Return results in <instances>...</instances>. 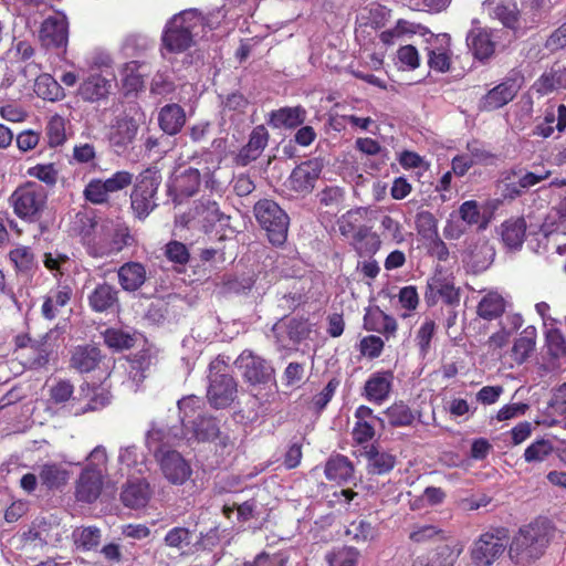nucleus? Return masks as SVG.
<instances>
[{
    "mask_svg": "<svg viewBox=\"0 0 566 566\" xmlns=\"http://www.w3.org/2000/svg\"><path fill=\"white\" fill-rule=\"evenodd\" d=\"M179 434L167 428L153 427L146 438V443L157 459L164 478L176 486L184 485L192 475L190 463L177 451L165 450L166 447L176 444Z\"/></svg>",
    "mask_w": 566,
    "mask_h": 566,
    "instance_id": "obj_1",
    "label": "nucleus"
},
{
    "mask_svg": "<svg viewBox=\"0 0 566 566\" xmlns=\"http://www.w3.org/2000/svg\"><path fill=\"white\" fill-rule=\"evenodd\" d=\"M551 537L552 526L546 518L521 526L510 543V559L518 566L532 565L543 556Z\"/></svg>",
    "mask_w": 566,
    "mask_h": 566,
    "instance_id": "obj_2",
    "label": "nucleus"
},
{
    "mask_svg": "<svg viewBox=\"0 0 566 566\" xmlns=\"http://www.w3.org/2000/svg\"><path fill=\"white\" fill-rule=\"evenodd\" d=\"M178 409L188 441H214L220 434L217 419L202 410V401L197 396L184 397L178 401Z\"/></svg>",
    "mask_w": 566,
    "mask_h": 566,
    "instance_id": "obj_3",
    "label": "nucleus"
},
{
    "mask_svg": "<svg viewBox=\"0 0 566 566\" xmlns=\"http://www.w3.org/2000/svg\"><path fill=\"white\" fill-rule=\"evenodd\" d=\"M211 30L213 23L207 21L195 9H189L174 15L168 22L163 35L165 46L170 52H182L191 46L193 39L200 36L205 25Z\"/></svg>",
    "mask_w": 566,
    "mask_h": 566,
    "instance_id": "obj_4",
    "label": "nucleus"
},
{
    "mask_svg": "<svg viewBox=\"0 0 566 566\" xmlns=\"http://www.w3.org/2000/svg\"><path fill=\"white\" fill-rule=\"evenodd\" d=\"M254 217L273 245H282L287 238L290 219L273 200L263 199L254 205Z\"/></svg>",
    "mask_w": 566,
    "mask_h": 566,
    "instance_id": "obj_5",
    "label": "nucleus"
},
{
    "mask_svg": "<svg viewBox=\"0 0 566 566\" xmlns=\"http://www.w3.org/2000/svg\"><path fill=\"white\" fill-rule=\"evenodd\" d=\"M14 213L22 220L35 221L46 202V192L36 182H25L18 187L9 199Z\"/></svg>",
    "mask_w": 566,
    "mask_h": 566,
    "instance_id": "obj_6",
    "label": "nucleus"
},
{
    "mask_svg": "<svg viewBox=\"0 0 566 566\" xmlns=\"http://www.w3.org/2000/svg\"><path fill=\"white\" fill-rule=\"evenodd\" d=\"M161 182V175L157 168L144 170L130 195L132 209L139 219H145L156 207L155 197Z\"/></svg>",
    "mask_w": 566,
    "mask_h": 566,
    "instance_id": "obj_7",
    "label": "nucleus"
},
{
    "mask_svg": "<svg viewBox=\"0 0 566 566\" xmlns=\"http://www.w3.org/2000/svg\"><path fill=\"white\" fill-rule=\"evenodd\" d=\"M132 242L133 238L127 227L112 223L104 224L101 231L88 242L87 252L94 258H104L122 251Z\"/></svg>",
    "mask_w": 566,
    "mask_h": 566,
    "instance_id": "obj_8",
    "label": "nucleus"
},
{
    "mask_svg": "<svg viewBox=\"0 0 566 566\" xmlns=\"http://www.w3.org/2000/svg\"><path fill=\"white\" fill-rule=\"evenodd\" d=\"M506 537L507 530L504 527L481 534L470 552L472 563L475 566H491L504 553Z\"/></svg>",
    "mask_w": 566,
    "mask_h": 566,
    "instance_id": "obj_9",
    "label": "nucleus"
},
{
    "mask_svg": "<svg viewBox=\"0 0 566 566\" xmlns=\"http://www.w3.org/2000/svg\"><path fill=\"white\" fill-rule=\"evenodd\" d=\"M522 83L523 78L518 74L504 78L480 98L479 109L481 112H493L507 105L517 95Z\"/></svg>",
    "mask_w": 566,
    "mask_h": 566,
    "instance_id": "obj_10",
    "label": "nucleus"
},
{
    "mask_svg": "<svg viewBox=\"0 0 566 566\" xmlns=\"http://www.w3.org/2000/svg\"><path fill=\"white\" fill-rule=\"evenodd\" d=\"M221 363L219 360L210 364V373ZM237 382L227 374H210V384L207 391V398L210 405L216 409L229 407L237 398Z\"/></svg>",
    "mask_w": 566,
    "mask_h": 566,
    "instance_id": "obj_11",
    "label": "nucleus"
},
{
    "mask_svg": "<svg viewBox=\"0 0 566 566\" xmlns=\"http://www.w3.org/2000/svg\"><path fill=\"white\" fill-rule=\"evenodd\" d=\"M250 384L255 387L262 385L259 391L250 390L255 399L269 401V397L274 395L275 387L274 369L271 364L262 357L254 356L250 353Z\"/></svg>",
    "mask_w": 566,
    "mask_h": 566,
    "instance_id": "obj_12",
    "label": "nucleus"
},
{
    "mask_svg": "<svg viewBox=\"0 0 566 566\" xmlns=\"http://www.w3.org/2000/svg\"><path fill=\"white\" fill-rule=\"evenodd\" d=\"M394 380L392 370H377L365 381L361 396L369 402L381 405L390 397Z\"/></svg>",
    "mask_w": 566,
    "mask_h": 566,
    "instance_id": "obj_13",
    "label": "nucleus"
},
{
    "mask_svg": "<svg viewBox=\"0 0 566 566\" xmlns=\"http://www.w3.org/2000/svg\"><path fill=\"white\" fill-rule=\"evenodd\" d=\"M461 552L458 544L440 543L416 556L411 566H454Z\"/></svg>",
    "mask_w": 566,
    "mask_h": 566,
    "instance_id": "obj_14",
    "label": "nucleus"
},
{
    "mask_svg": "<svg viewBox=\"0 0 566 566\" xmlns=\"http://www.w3.org/2000/svg\"><path fill=\"white\" fill-rule=\"evenodd\" d=\"M102 489L103 470L86 465L76 481L75 497L78 502L91 504L99 497Z\"/></svg>",
    "mask_w": 566,
    "mask_h": 566,
    "instance_id": "obj_15",
    "label": "nucleus"
},
{
    "mask_svg": "<svg viewBox=\"0 0 566 566\" xmlns=\"http://www.w3.org/2000/svg\"><path fill=\"white\" fill-rule=\"evenodd\" d=\"M428 64L438 72H447L451 61V38L447 33L431 34L427 40Z\"/></svg>",
    "mask_w": 566,
    "mask_h": 566,
    "instance_id": "obj_16",
    "label": "nucleus"
},
{
    "mask_svg": "<svg viewBox=\"0 0 566 566\" xmlns=\"http://www.w3.org/2000/svg\"><path fill=\"white\" fill-rule=\"evenodd\" d=\"M467 45L475 59L486 61L495 52L496 32L484 28H471L467 35Z\"/></svg>",
    "mask_w": 566,
    "mask_h": 566,
    "instance_id": "obj_17",
    "label": "nucleus"
},
{
    "mask_svg": "<svg viewBox=\"0 0 566 566\" xmlns=\"http://www.w3.org/2000/svg\"><path fill=\"white\" fill-rule=\"evenodd\" d=\"M39 38L45 48L65 49L69 39L66 19L64 17L46 18L42 22Z\"/></svg>",
    "mask_w": 566,
    "mask_h": 566,
    "instance_id": "obj_18",
    "label": "nucleus"
},
{
    "mask_svg": "<svg viewBox=\"0 0 566 566\" xmlns=\"http://www.w3.org/2000/svg\"><path fill=\"white\" fill-rule=\"evenodd\" d=\"M322 163L317 159L302 163L290 176V185L297 192H308L322 172Z\"/></svg>",
    "mask_w": 566,
    "mask_h": 566,
    "instance_id": "obj_19",
    "label": "nucleus"
},
{
    "mask_svg": "<svg viewBox=\"0 0 566 566\" xmlns=\"http://www.w3.org/2000/svg\"><path fill=\"white\" fill-rule=\"evenodd\" d=\"M198 216L206 233L216 231L220 240L226 237L223 230L228 227L229 217L220 211L216 201L207 200L201 202L198 208Z\"/></svg>",
    "mask_w": 566,
    "mask_h": 566,
    "instance_id": "obj_20",
    "label": "nucleus"
},
{
    "mask_svg": "<svg viewBox=\"0 0 566 566\" xmlns=\"http://www.w3.org/2000/svg\"><path fill=\"white\" fill-rule=\"evenodd\" d=\"M325 478L338 485L349 484L355 479V468L348 457L336 453L332 454L324 468Z\"/></svg>",
    "mask_w": 566,
    "mask_h": 566,
    "instance_id": "obj_21",
    "label": "nucleus"
},
{
    "mask_svg": "<svg viewBox=\"0 0 566 566\" xmlns=\"http://www.w3.org/2000/svg\"><path fill=\"white\" fill-rule=\"evenodd\" d=\"M276 340L284 347L296 345L307 338L310 327L307 321H276L272 326Z\"/></svg>",
    "mask_w": 566,
    "mask_h": 566,
    "instance_id": "obj_22",
    "label": "nucleus"
},
{
    "mask_svg": "<svg viewBox=\"0 0 566 566\" xmlns=\"http://www.w3.org/2000/svg\"><path fill=\"white\" fill-rule=\"evenodd\" d=\"M482 6L483 10L488 12L491 19L499 20L505 28L514 32L522 30L518 10L515 3L485 0Z\"/></svg>",
    "mask_w": 566,
    "mask_h": 566,
    "instance_id": "obj_23",
    "label": "nucleus"
},
{
    "mask_svg": "<svg viewBox=\"0 0 566 566\" xmlns=\"http://www.w3.org/2000/svg\"><path fill=\"white\" fill-rule=\"evenodd\" d=\"M385 420L391 428L412 427L416 421L421 422V412L412 410L403 400H396L384 410Z\"/></svg>",
    "mask_w": 566,
    "mask_h": 566,
    "instance_id": "obj_24",
    "label": "nucleus"
},
{
    "mask_svg": "<svg viewBox=\"0 0 566 566\" xmlns=\"http://www.w3.org/2000/svg\"><path fill=\"white\" fill-rule=\"evenodd\" d=\"M151 496V489L145 479H132L122 491L120 499L130 509L145 507Z\"/></svg>",
    "mask_w": 566,
    "mask_h": 566,
    "instance_id": "obj_25",
    "label": "nucleus"
},
{
    "mask_svg": "<svg viewBox=\"0 0 566 566\" xmlns=\"http://www.w3.org/2000/svg\"><path fill=\"white\" fill-rule=\"evenodd\" d=\"M364 457L367 460V472L374 475H384L389 473L397 462L394 454L387 451H381L379 446L375 443L365 447Z\"/></svg>",
    "mask_w": 566,
    "mask_h": 566,
    "instance_id": "obj_26",
    "label": "nucleus"
},
{
    "mask_svg": "<svg viewBox=\"0 0 566 566\" xmlns=\"http://www.w3.org/2000/svg\"><path fill=\"white\" fill-rule=\"evenodd\" d=\"M118 283L124 291L135 292L139 290L147 280V271L139 262H126L117 271Z\"/></svg>",
    "mask_w": 566,
    "mask_h": 566,
    "instance_id": "obj_27",
    "label": "nucleus"
},
{
    "mask_svg": "<svg viewBox=\"0 0 566 566\" xmlns=\"http://www.w3.org/2000/svg\"><path fill=\"white\" fill-rule=\"evenodd\" d=\"M158 123L164 133L176 135L186 123V113L178 104H167L158 113Z\"/></svg>",
    "mask_w": 566,
    "mask_h": 566,
    "instance_id": "obj_28",
    "label": "nucleus"
},
{
    "mask_svg": "<svg viewBox=\"0 0 566 566\" xmlns=\"http://www.w3.org/2000/svg\"><path fill=\"white\" fill-rule=\"evenodd\" d=\"M112 84L99 74H92L78 87V95L86 102H97L105 98Z\"/></svg>",
    "mask_w": 566,
    "mask_h": 566,
    "instance_id": "obj_29",
    "label": "nucleus"
},
{
    "mask_svg": "<svg viewBox=\"0 0 566 566\" xmlns=\"http://www.w3.org/2000/svg\"><path fill=\"white\" fill-rule=\"evenodd\" d=\"M101 352L94 345L77 346L72 352L71 367L80 373H90L98 365Z\"/></svg>",
    "mask_w": 566,
    "mask_h": 566,
    "instance_id": "obj_30",
    "label": "nucleus"
},
{
    "mask_svg": "<svg viewBox=\"0 0 566 566\" xmlns=\"http://www.w3.org/2000/svg\"><path fill=\"white\" fill-rule=\"evenodd\" d=\"M138 125L132 117H118L109 134L114 147L124 148L136 137Z\"/></svg>",
    "mask_w": 566,
    "mask_h": 566,
    "instance_id": "obj_31",
    "label": "nucleus"
},
{
    "mask_svg": "<svg viewBox=\"0 0 566 566\" xmlns=\"http://www.w3.org/2000/svg\"><path fill=\"white\" fill-rule=\"evenodd\" d=\"M352 244L360 258L373 256L380 249L381 240L369 228L360 227L354 233Z\"/></svg>",
    "mask_w": 566,
    "mask_h": 566,
    "instance_id": "obj_32",
    "label": "nucleus"
},
{
    "mask_svg": "<svg viewBox=\"0 0 566 566\" xmlns=\"http://www.w3.org/2000/svg\"><path fill=\"white\" fill-rule=\"evenodd\" d=\"M526 222L523 218H513L501 226V237L510 249H518L525 239Z\"/></svg>",
    "mask_w": 566,
    "mask_h": 566,
    "instance_id": "obj_33",
    "label": "nucleus"
},
{
    "mask_svg": "<svg viewBox=\"0 0 566 566\" xmlns=\"http://www.w3.org/2000/svg\"><path fill=\"white\" fill-rule=\"evenodd\" d=\"M541 231L546 237L555 233L566 234V198L551 209L541 226Z\"/></svg>",
    "mask_w": 566,
    "mask_h": 566,
    "instance_id": "obj_34",
    "label": "nucleus"
},
{
    "mask_svg": "<svg viewBox=\"0 0 566 566\" xmlns=\"http://www.w3.org/2000/svg\"><path fill=\"white\" fill-rule=\"evenodd\" d=\"M91 307L98 313L117 305V291L109 284H101L88 296Z\"/></svg>",
    "mask_w": 566,
    "mask_h": 566,
    "instance_id": "obj_35",
    "label": "nucleus"
},
{
    "mask_svg": "<svg viewBox=\"0 0 566 566\" xmlns=\"http://www.w3.org/2000/svg\"><path fill=\"white\" fill-rule=\"evenodd\" d=\"M81 390L87 402L80 410H76L75 415L98 410L111 402V394L105 387H91L87 384Z\"/></svg>",
    "mask_w": 566,
    "mask_h": 566,
    "instance_id": "obj_36",
    "label": "nucleus"
},
{
    "mask_svg": "<svg viewBox=\"0 0 566 566\" xmlns=\"http://www.w3.org/2000/svg\"><path fill=\"white\" fill-rule=\"evenodd\" d=\"M35 94L51 102L62 99L65 94L61 84L50 74H41L36 77L34 83Z\"/></svg>",
    "mask_w": 566,
    "mask_h": 566,
    "instance_id": "obj_37",
    "label": "nucleus"
},
{
    "mask_svg": "<svg viewBox=\"0 0 566 566\" xmlns=\"http://www.w3.org/2000/svg\"><path fill=\"white\" fill-rule=\"evenodd\" d=\"M105 344L115 350L128 349L143 340V335L123 329L109 328L104 332Z\"/></svg>",
    "mask_w": 566,
    "mask_h": 566,
    "instance_id": "obj_38",
    "label": "nucleus"
},
{
    "mask_svg": "<svg viewBox=\"0 0 566 566\" xmlns=\"http://www.w3.org/2000/svg\"><path fill=\"white\" fill-rule=\"evenodd\" d=\"M119 462L130 473L144 474L148 469L145 455L135 446L122 448Z\"/></svg>",
    "mask_w": 566,
    "mask_h": 566,
    "instance_id": "obj_39",
    "label": "nucleus"
},
{
    "mask_svg": "<svg viewBox=\"0 0 566 566\" xmlns=\"http://www.w3.org/2000/svg\"><path fill=\"white\" fill-rule=\"evenodd\" d=\"M505 306L502 295L491 292L480 301L478 313L480 318H499L504 314Z\"/></svg>",
    "mask_w": 566,
    "mask_h": 566,
    "instance_id": "obj_40",
    "label": "nucleus"
},
{
    "mask_svg": "<svg viewBox=\"0 0 566 566\" xmlns=\"http://www.w3.org/2000/svg\"><path fill=\"white\" fill-rule=\"evenodd\" d=\"M534 348L535 329L532 328V331H530V327H527L523 334L515 339L511 350V356L517 365H521L528 358Z\"/></svg>",
    "mask_w": 566,
    "mask_h": 566,
    "instance_id": "obj_41",
    "label": "nucleus"
},
{
    "mask_svg": "<svg viewBox=\"0 0 566 566\" xmlns=\"http://www.w3.org/2000/svg\"><path fill=\"white\" fill-rule=\"evenodd\" d=\"M305 119V111L302 107H283L271 114V123L275 127H295Z\"/></svg>",
    "mask_w": 566,
    "mask_h": 566,
    "instance_id": "obj_42",
    "label": "nucleus"
},
{
    "mask_svg": "<svg viewBox=\"0 0 566 566\" xmlns=\"http://www.w3.org/2000/svg\"><path fill=\"white\" fill-rule=\"evenodd\" d=\"M71 300V292L67 289L59 290L50 295L42 305V313L46 318L63 315L62 311Z\"/></svg>",
    "mask_w": 566,
    "mask_h": 566,
    "instance_id": "obj_43",
    "label": "nucleus"
},
{
    "mask_svg": "<svg viewBox=\"0 0 566 566\" xmlns=\"http://www.w3.org/2000/svg\"><path fill=\"white\" fill-rule=\"evenodd\" d=\"M9 259L14 264L15 270L20 273L29 274L36 266L32 250L25 245H18L11 250Z\"/></svg>",
    "mask_w": 566,
    "mask_h": 566,
    "instance_id": "obj_44",
    "label": "nucleus"
},
{
    "mask_svg": "<svg viewBox=\"0 0 566 566\" xmlns=\"http://www.w3.org/2000/svg\"><path fill=\"white\" fill-rule=\"evenodd\" d=\"M72 538L77 548L91 551L101 542V531L95 526L76 527L72 533Z\"/></svg>",
    "mask_w": 566,
    "mask_h": 566,
    "instance_id": "obj_45",
    "label": "nucleus"
},
{
    "mask_svg": "<svg viewBox=\"0 0 566 566\" xmlns=\"http://www.w3.org/2000/svg\"><path fill=\"white\" fill-rule=\"evenodd\" d=\"M409 539L416 544H422L434 539L443 541L447 543L448 536L446 531L437 527L436 525L424 524L415 525L412 531L409 533Z\"/></svg>",
    "mask_w": 566,
    "mask_h": 566,
    "instance_id": "obj_46",
    "label": "nucleus"
},
{
    "mask_svg": "<svg viewBox=\"0 0 566 566\" xmlns=\"http://www.w3.org/2000/svg\"><path fill=\"white\" fill-rule=\"evenodd\" d=\"M339 385L340 380L336 377H333L322 389V391L316 394L311 399V401L307 403V408L315 413H321L333 399Z\"/></svg>",
    "mask_w": 566,
    "mask_h": 566,
    "instance_id": "obj_47",
    "label": "nucleus"
},
{
    "mask_svg": "<svg viewBox=\"0 0 566 566\" xmlns=\"http://www.w3.org/2000/svg\"><path fill=\"white\" fill-rule=\"evenodd\" d=\"M40 481L49 489L59 488L67 481L69 474L57 464H44L40 471Z\"/></svg>",
    "mask_w": 566,
    "mask_h": 566,
    "instance_id": "obj_48",
    "label": "nucleus"
},
{
    "mask_svg": "<svg viewBox=\"0 0 566 566\" xmlns=\"http://www.w3.org/2000/svg\"><path fill=\"white\" fill-rule=\"evenodd\" d=\"M416 33L415 25L406 20H398L394 28L380 33L382 44L389 46L402 40L406 35Z\"/></svg>",
    "mask_w": 566,
    "mask_h": 566,
    "instance_id": "obj_49",
    "label": "nucleus"
},
{
    "mask_svg": "<svg viewBox=\"0 0 566 566\" xmlns=\"http://www.w3.org/2000/svg\"><path fill=\"white\" fill-rule=\"evenodd\" d=\"M199 185L200 172L196 168H188L176 178V188L181 195L187 197L193 196L197 192Z\"/></svg>",
    "mask_w": 566,
    "mask_h": 566,
    "instance_id": "obj_50",
    "label": "nucleus"
},
{
    "mask_svg": "<svg viewBox=\"0 0 566 566\" xmlns=\"http://www.w3.org/2000/svg\"><path fill=\"white\" fill-rule=\"evenodd\" d=\"M46 136L51 147L61 146L66 140L65 120L62 116L54 115L46 125Z\"/></svg>",
    "mask_w": 566,
    "mask_h": 566,
    "instance_id": "obj_51",
    "label": "nucleus"
},
{
    "mask_svg": "<svg viewBox=\"0 0 566 566\" xmlns=\"http://www.w3.org/2000/svg\"><path fill=\"white\" fill-rule=\"evenodd\" d=\"M359 552L354 547H342L327 555L328 566H357Z\"/></svg>",
    "mask_w": 566,
    "mask_h": 566,
    "instance_id": "obj_52",
    "label": "nucleus"
},
{
    "mask_svg": "<svg viewBox=\"0 0 566 566\" xmlns=\"http://www.w3.org/2000/svg\"><path fill=\"white\" fill-rule=\"evenodd\" d=\"M458 216L468 226H479L480 228L486 227V221L483 220L479 205L474 200L464 201L459 208Z\"/></svg>",
    "mask_w": 566,
    "mask_h": 566,
    "instance_id": "obj_53",
    "label": "nucleus"
},
{
    "mask_svg": "<svg viewBox=\"0 0 566 566\" xmlns=\"http://www.w3.org/2000/svg\"><path fill=\"white\" fill-rule=\"evenodd\" d=\"M546 347L555 359L566 356V339L560 331L552 327L546 332Z\"/></svg>",
    "mask_w": 566,
    "mask_h": 566,
    "instance_id": "obj_54",
    "label": "nucleus"
},
{
    "mask_svg": "<svg viewBox=\"0 0 566 566\" xmlns=\"http://www.w3.org/2000/svg\"><path fill=\"white\" fill-rule=\"evenodd\" d=\"M553 452V446L548 440H536L531 443L524 451L526 462H542Z\"/></svg>",
    "mask_w": 566,
    "mask_h": 566,
    "instance_id": "obj_55",
    "label": "nucleus"
},
{
    "mask_svg": "<svg viewBox=\"0 0 566 566\" xmlns=\"http://www.w3.org/2000/svg\"><path fill=\"white\" fill-rule=\"evenodd\" d=\"M138 346H142V349L133 356V358L129 360L132 363V366L134 368H145L148 369V367L151 365L154 358L157 355L156 348L147 342L143 337V340H138Z\"/></svg>",
    "mask_w": 566,
    "mask_h": 566,
    "instance_id": "obj_56",
    "label": "nucleus"
},
{
    "mask_svg": "<svg viewBox=\"0 0 566 566\" xmlns=\"http://www.w3.org/2000/svg\"><path fill=\"white\" fill-rule=\"evenodd\" d=\"M398 161L400 166L406 169H418V175L421 176L422 172L427 171L430 167V164L421 157L419 154L411 150H403L398 156Z\"/></svg>",
    "mask_w": 566,
    "mask_h": 566,
    "instance_id": "obj_57",
    "label": "nucleus"
},
{
    "mask_svg": "<svg viewBox=\"0 0 566 566\" xmlns=\"http://www.w3.org/2000/svg\"><path fill=\"white\" fill-rule=\"evenodd\" d=\"M108 195L105 181L101 179L91 180L84 189L85 199L95 205L106 202Z\"/></svg>",
    "mask_w": 566,
    "mask_h": 566,
    "instance_id": "obj_58",
    "label": "nucleus"
},
{
    "mask_svg": "<svg viewBox=\"0 0 566 566\" xmlns=\"http://www.w3.org/2000/svg\"><path fill=\"white\" fill-rule=\"evenodd\" d=\"M138 62L132 61L124 65L120 75L125 87L128 91H137L143 85V78L138 71Z\"/></svg>",
    "mask_w": 566,
    "mask_h": 566,
    "instance_id": "obj_59",
    "label": "nucleus"
},
{
    "mask_svg": "<svg viewBox=\"0 0 566 566\" xmlns=\"http://www.w3.org/2000/svg\"><path fill=\"white\" fill-rule=\"evenodd\" d=\"M165 255L170 262L185 265L188 263L190 253L187 247L179 241H170L165 247Z\"/></svg>",
    "mask_w": 566,
    "mask_h": 566,
    "instance_id": "obj_60",
    "label": "nucleus"
},
{
    "mask_svg": "<svg viewBox=\"0 0 566 566\" xmlns=\"http://www.w3.org/2000/svg\"><path fill=\"white\" fill-rule=\"evenodd\" d=\"M73 160L81 165L96 166V149L91 143H81L73 148Z\"/></svg>",
    "mask_w": 566,
    "mask_h": 566,
    "instance_id": "obj_61",
    "label": "nucleus"
},
{
    "mask_svg": "<svg viewBox=\"0 0 566 566\" xmlns=\"http://www.w3.org/2000/svg\"><path fill=\"white\" fill-rule=\"evenodd\" d=\"M269 134L263 125L256 126L250 134V160L255 159L268 144Z\"/></svg>",
    "mask_w": 566,
    "mask_h": 566,
    "instance_id": "obj_62",
    "label": "nucleus"
},
{
    "mask_svg": "<svg viewBox=\"0 0 566 566\" xmlns=\"http://www.w3.org/2000/svg\"><path fill=\"white\" fill-rule=\"evenodd\" d=\"M416 227L422 237L431 238L437 234V220L429 211H420L417 213Z\"/></svg>",
    "mask_w": 566,
    "mask_h": 566,
    "instance_id": "obj_63",
    "label": "nucleus"
},
{
    "mask_svg": "<svg viewBox=\"0 0 566 566\" xmlns=\"http://www.w3.org/2000/svg\"><path fill=\"white\" fill-rule=\"evenodd\" d=\"M428 287L431 293H439L442 300L448 304H452L455 301H458V292L455 291L454 286L449 282H442L438 279H433L429 282Z\"/></svg>",
    "mask_w": 566,
    "mask_h": 566,
    "instance_id": "obj_64",
    "label": "nucleus"
}]
</instances>
